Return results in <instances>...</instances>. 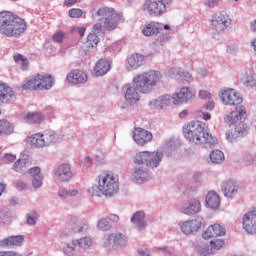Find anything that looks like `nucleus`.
I'll list each match as a JSON object with an SVG mask.
<instances>
[{"label":"nucleus","instance_id":"nucleus-1","mask_svg":"<svg viewBox=\"0 0 256 256\" xmlns=\"http://www.w3.org/2000/svg\"><path fill=\"white\" fill-rule=\"evenodd\" d=\"M163 74L158 70H148L133 77L132 82L124 86V99L135 105L141 101V95H149L162 83Z\"/></svg>","mask_w":256,"mask_h":256},{"label":"nucleus","instance_id":"nucleus-2","mask_svg":"<svg viewBox=\"0 0 256 256\" xmlns=\"http://www.w3.org/2000/svg\"><path fill=\"white\" fill-rule=\"evenodd\" d=\"M247 119V108L243 105L236 106L232 112L224 117V123L234 125V129L226 132V139L229 143H237L249 133L245 120Z\"/></svg>","mask_w":256,"mask_h":256},{"label":"nucleus","instance_id":"nucleus-3","mask_svg":"<svg viewBox=\"0 0 256 256\" xmlns=\"http://www.w3.org/2000/svg\"><path fill=\"white\" fill-rule=\"evenodd\" d=\"M184 137L192 145L211 149L217 143V138L207 132V124L201 121L190 122L183 130Z\"/></svg>","mask_w":256,"mask_h":256},{"label":"nucleus","instance_id":"nucleus-4","mask_svg":"<svg viewBox=\"0 0 256 256\" xmlns=\"http://www.w3.org/2000/svg\"><path fill=\"white\" fill-rule=\"evenodd\" d=\"M92 197H115L119 193V176L115 173L104 172L98 177V185L88 189Z\"/></svg>","mask_w":256,"mask_h":256},{"label":"nucleus","instance_id":"nucleus-5","mask_svg":"<svg viewBox=\"0 0 256 256\" xmlns=\"http://www.w3.org/2000/svg\"><path fill=\"white\" fill-rule=\"evenodd\" d=\"M27 31L25 20L11 12H0V33L5 37H21Z\"/></svg>","mask_w":256,"mask_h":256},{"label":"nucleus","instance_id":"nucleus-6","mask_svg":"<svg viewBox=\"0 0 256 256\" xmlns=\"http://www.w3.org/2000/svg\"><path fill=\"white\" fill-rule=\"evenodd\" d=\"M171 31H173V27L170 25L161 24L155 21L144 24L141 29V33L144 37H155V35H158L156 43L159 45H165L171 41V36L169 35Z\"/></svg>","mask_w":256,"mask_h":256},{"label":"nucleus","instance_id":"nucleus-7","mask_svg":"<svg viewBox=\"0 0 256 256\" xmlns=\"http://www.w3.org/2000/svg\"><path fill=\"white\" fill-rule=\"evenodd\" d=\"M63 138L54 130L48 129L42 132L32 134L29 137V143L34 149H45V147H53L57 143H61Z\"/></svg>","mask_w":256,"mask_h":256},{"label":"nucleus","instance_id":"nucleus-8","mask_svg":"<svg viewBox=\"0 0 256 256\" xmlns=\"http://www.w3.org/2000/svg\"><path fill=\"white\" fill-rule=\"evenodd\" d=\"M55 85V79L51 74L38 73L32 75L22 84L23 89H33V91H49Z\"/></svg>","mask_w":256,"mask_h":256},{"label":"nucleus","instance_id":"nucleus-9","mask_svg":"<svg viewBox=\"0 0 256 256\" xmlns=\"http://www.w3.org/2000/svg\"><path fill=\"white\" fill-rule=\"evenodd\" d=\"M165 154L161 150L142 151L135 154L133 161L135 165H145L148 169H157L161 165Z\"/></svg>","mask_w":256,"mask_h":256},{"label":"nucleus","instance_id":"nucleus-10","mask_svg":"<svg viewBox=\"0 0 256 256\" xmlns=\"http://www.w3.org/2000/svg\"><path fill=\"white\" fill-rule=\"evenodd\" d=\"M92 19H104V27L108 31L116 29L117 24L121 21V15L115 11L113 8L102 7L98 10L91 11Z\"/></svg>","mask_w":256,"mask_h":256},{"label":"nucleus","instance_id":"nucleus-11","mask_svg":"<svg viewBox=\"0 0 256 256\" xmlns=\"http://www.w3.org/2000/svg\"><path fill=\"white\" fill-rule=\"evenodd\" d=\"M171 5H173V0H146L142 9L150 17H163Z\"/></svg>","mask_w":256,"mask_h":256},{"label":"nucleus","instance_id":"nucleus-12","mask_svg":"<svg viewBox=\"0 0 256 256\" xmlns=\"http://www.w3.org/2000/svg\"><path fill=\"white\" fill-rule=\"evenodd\" d=\"M209 23L213 31H216V33H223V31H227V29L231 27V16L225 11H217L212 14Z\"/></svg>","mask_w":256,"mask_h":256},{"label":"nucleus","instance_id":"nucleus-13","mask_svg":"<svg viewBox=\"0 0 256 256\" xmlns=\"http://www.w3.org/2000/svg\"><path fill=\"white\" fill-rule=\"evenodd\" d=\"M197 97V90L191 87H182L179 92L172 95L173 105H183V103H191Z\"/></svg>","mask_w":256,"mask_h":256},{"label":"nucleus","instance_id":"nucleus-14","mask_svg":"<svg viewBox=\"0 0 256 256\" xmlns=\"http://www.w3.org/2000/svg\"><path fill=\"white\" fill-rule=\"evenodd\" d=\"M220 99L223 105H228L233 107L235 105H241L243 103V97L235 89L228 88L226 90H221Z\"/></svg>","mask_w":256,"mask_h":256},{"label":"nucleus","instance_id":"nucleus-15","mask_svg":"<svg viewBox=\"0 0 256 256\" xmlns=\"http://www.w3.org/2000/svg\"><path fill=\"white\" fill-rule=\"evenodd\" d=\"M178 225L184 235H195L201 229V225H203V218L196 217L194 219L180 221Z\"/></svg>","mask_w":256,"mask_h":256},{"label":"nucleus","instance_id":"nucleus-16","mask_svg":"<svg viewBox=\"0 0 256 256\" xmlns=\"http://www.w3.org/2000/svg\"><path fill=\"white\" fill-rule=\"evenodd\" d=\"M242 227L248 235L256 234V207L243 215Z\"/></svg>","mask_w":256,"mask_h":256},{"label":"nucleus","instance_id":"nucleus-17","mask_svg":"<svg viewBox=\"0 0 256 256\" xmlns=\"http://www.w3.org/2000/svg\"><path fill=\"white\" fill-rule=\"evenodd\" d=\"M240 189L241 186L237 180L229 179L221 183V191L226 199H235Z\"/></svg>","mask_w":256,"mask_h":256},{"label":"nucleus","instance_id":"nucleus-18","mask_svg":"<svg viewBox=\"0 0 256 256\" xmlns=\"http://www.w3.org/2000/svg\"><path fill=\"white\" fill-rule=\"evenodd\" d=\"M133 141L140 147H145L147 143L153 141V134L143 128H135L132 134Z\"/></svg>","mask_w":256,"mask_h":256},{"label":"nucleus","instance_id":"nucleus-19","mask_svg":"<svg viewBox=\"0 0 256 256\" xmlns=\"http://www.w3.org/2000/svg\"><path fill=\"white\" fill-rule=\"evenodd\" d=\"M25 243L24 235H12L0 239V249H13V247H22Z\"/></svg>","mask_w":256,"mask_h":256},{"label":"nucleus","instance_id":"nucleus-20","mask_svg":"<svg viewBox=\"0 0 256 256\" xmlns=\"http://www.w3.org/2000/svg\"><path fill=\"white\" fill-rule=\"evenodd\" d=\"M145 63V55L141 53H134L128 56L125 60L126 71H137L139 67Z\"/></svg>","mask_w":256,"mask_h":256},{"label":"nucleus","instance_id":"nucleus-21","mask_svg":"<svg viewBox=\"0 0 256 256\" xmlns=\"http://www.w3.org/2000/svg\"><path fill=\"white\" fill-rule=\"evenodd\" d=\"M152 176L151 172L147 170V168L143 167H134L131 172V181L134 183H147V181H151Z\"/></svg>","mask_w":256,"mask_h":256},{"label":"nucleus","instance_id":"nucleus-22","mask_svg":"<svg viewBox=\"0 0 256 256\" xmlns=\"http://www.w3.org/2000/svg\"><path fill=\"white\" fill-rule=\"evenodd\" d=\"M56 179L61 183H68V181L73 179V171L71 170V164H61L59 165L54 173Z\"/></svg>","mask_w":256,"mask_h":256},{"label":"nucleus","instance_id":"nucleus-23","mask_svg":"<svg viewBox=\"0 0 256 256\" xmlns=\"http://www.w3.org/2000/svg\"><path fill=\"white\" fill-rule=\"evenodd\" d=\"M201 209V200L192 198L181 206L180 211L184 215H197Z\"/></svg>","mask_w":256,"mask_h":256},{"label":"nucleus","instance_id":"nucleus-24","mask_svg":"<svg viewBox=\"0 0 256 256\" xmlns=\"http://www.w3.org/2000/svg\"><path fill=\"white\" fill-rule=\"evenodd\" d=\"M148 105L158 110L167 109V107L173 105V96L169 94L159 96L158 98L150 100Z\"/></svg>","mask_w":256,"mask_h":256},{"label":"nucleus","instance_id":"nucleus-25","mask_svg":"<svg viewBox=\"0 0 256 256\" xmlns=\"http://www.w3.org/2000/svg\"><path fill=\"white\" fill-rule=\"evenodd\" d=\"M227 230L220 224L210 225L203 233V239H213V237H225Z\"/></svg>","mask_w":256,"mask_h":256},{"label":"nucleus","instance_id":"nucleus-26","mask_svg":"<svg viewBox=\"0 0 256 256\" xmlns=\"http://www.w3.org/2000/svg\"><path fill=\"white\" fill-rule=\"evenodd\" d=\"M88 79L89 76H87V73L81 70H72L66 76V80L71 85H81L85 83Z\"/></svg>","mask_w":256,"mask_h":256},{"label":"nucleus","instance_id":"nucleus-27","mask_svg":"<svg viewBox=\"0 0 256 256\" xmlns=\"http://www.w3.org/2000/svg\"><path fill=\"white\" fill-rule=\"evenodd\" d=\"M15 99V91L7 84L0 82V105H7Z\"/></svg>","mask_w":256,"mask_h":256},{"label":"nucleus","instance_id":"nucleus-28","mask_svg":"<svg viewBox=\"0 0 256 256\" xmlns=\"http://www.w3.org/2000/svg\"><path fill=\"white\" fill-rule=\"evenodd\" d=\"M99 44V36L95 33H90L87 37V42L81 46L79 53L80 55H89L91 49H95Z\"/></svg>","mask_w":256,"mask_h":256},{"label":"nucleus","instance_id":"nucleus-29","mask_svg":"<svg viewBox=\"0 0 256 256\" xmlns=\"http://www.w3.org/2000/svg\"><path fill=\"white\" fill-rule=\"evenodd\" d=\"M131 223L137 231H145L147 229V220H145V212L137 211L131 217Z\"/></svg>","mask_w":256,"mask_h":256},{"label":"nucleus","instance_id":"nucleus-30","mask_svg":"<svg viewBox=\"0 0 256 256\" xmlns=\"http://www.w3.org/2000/svg\"><path fill=\"white\" fill-rule=\"evenodd\" d=\"M109 69H111L109 61L100 59L96 62L92 74L94 77H103V75H107V73H109Z\"/></svg>","mask_w":256,"mask_h":256},{"label":"nucleus","instance_id":"nucleus-31","mask_svg":"<svg viewBox=\"0 0 256 256\" xmlns=\"http://www.w3.org/2000/svg\"><path fill=\"white\" fill-rule=\"evenodd\" d=\"M205 203L208 209H219L221 197H219L217 192L211 190L205 196Z\"/></svg>","mask_w":256,"mask_h":256},{"label":"nucleus","instance_id":"nucleus-32","mask_svg":"<svg viewBox=\"0 0 256 256\" xmlns=\"http://www.w3.org/2000/svg\"><path fill=\"white\" fill-rule=\"evenodd\" d=\"M57 195L59 199H62V201H65L69 199V197H79V195H81V190H79L78 188L68 189L65 186H61L57 191Z\"/></svg>","mask_w":256,"mask_h":256},{"label":"nucleus","instance_id":"nucleus-33","mask_svg":"<svg viewBox=\"0 0 256 256\" xmlns=\"http://www.w3.org/2000/svg\"><path fill=\"white\" fill-rule=\"evenodd\" d=\"M71 223H76V225H74L75 233H87L89 229H91V225L88 220L79 219L77 216L71 218Z\"/></svg>","mask_w":256,"mask_h":256},{"label":"nucleus","instance_id":"nucleus-34","mask_svg":"<svg viewBox=\"0 0 256 256\" xmlns=\"http://www.w3.org/2000/svg\"><path fill=\"white\" fill-rule=\"evenodd\" d=\"M74 241L76 242L79 253L81 251H87L88 249H91V247H93L94 245V240L92 236H82L79 238H74Z\"/></svg>","mask_w":256,"mask_h":256},{"label":"nucleus","instance_id":"nucleus-35","mask_svg":"<svg viewBox=\"0 0 256 256\" xmlns=\"http://www.w3.org/2000/svg\"><path fill=\"white\" fill-rule=\"evenodd\" d=\"M101 246L106 251H116L114 232L106 233L101 239Z\"/></svg>","mask_w":256,"mask_h":256},{"label":"nucleus","instance_id":"nucleus-36","mask_svg":"<svg viewBox=\"0 0 256 256\" xmlns=\"http://www.w3.org/2000/svg\"><path fill=\"white\" fill-rule=\"evenodd\" d=\"M240 81L242 85L248 89H253V87H256L255 74L251 72V70H245L242 73Z\"/></svg>","mask_w":256,"mask_h":256},{"label":"nucleus","instance_id":"nucleus-37","mask_svg":"<svg viewBox=\"0 0 256 256\" xmlns=\"http://www.w3.org/2000/svg\"><path fill=\"white\" fill-rule=\"evenodd\" d=\"M114 244L116 251H121L129 244V238L122 232H114Z\"/></svg>","mask_w":256,"mask_h":256},{"label":"nucleus","instance_id":"nucleus-38","mask_svg":"<svg viewBox=\"0 0 256 256\" xmlns=\"http://www.w3.org/2000/svg\"><path fill=\"white\" fill-rule=\"evenodd\" d=\"M61 252L65 256L79 255V248L77 247V242H75V239H72L70 242L65 243L61 249Z\"/></svg>","mask_w":256,"mask_h":256},{"label":"nucleus","instance_id":"nucleus-39","mask_svg":"<svg viewBox=\"0 0 256 256\" xmlns=\"http://www.w3.org/2000/svg\"><path fill=\"white\" fill-rule=\"evenodd\" d=\"M45 119V115L40 112H29L24 116V121L26 123H29V125H35L42 123V121Z\"/></svg>","mask_w":256,"mask_h":256},{"label":"nucleus","instance_id":"nucleus-40","mask_svg":"<svg viewBox=\"0 0 256 256\" xmlns=\"http://www.w3.org/2000/svg\"><path fill=\"white\" fill-rule=\"evenodd\" d=\"M29 169V161L25 158H19L12 166L15 173H27Z\"/></svg>","mask_w":256,"mask_h":256},{"label":"nucleus","instance_id":"nucleus-41","mask_svg":"<svg viewBox=\"0 0 256 256\" xmlns=\"http://www.w3.org/2000/svg\"><path fill=\"white\" fill-rule=\"evenodd\" d=\"M15 131V126L7 120H0V135H11Z\"/></svg>","mask_w":256,"mask_h":256},{"label":"nucleus","instance_id":"nucleus-42","mask_svg":"<svg viewBox=\"0 0 256 256\" xmlns=\"http://www.w3.org/2000/svg\"><path fill=\"white\" fill-rule=\"evenodd\" d=\"M210 161L215 165H220L225 161V154L221 150H213L210 153Z\"/></svg>","mask_w":256,"mask_h":256},{"label":"nucleus","instance_id":"nucleus-43","mask_svg":"<svg viewBox=\"0 0 256 256\" xmlns=\"http://www.w3.org/2000/svg\"><path fill=\"white\" fill-rule=\"evenodd\" d=\"M196 251L200 254V255H213V252L211 250V245L207 242H199L196 245Z\"/></svg>","mask_w":256,"mask_h":256},{"label":"nucleus","instance_id":"nucleus-44","mask_svg":"<svg viewBox=\"0 0 256 256\" xmlns=\"http://www.w3.org/2000/svg\"><path fill=\"white\" fill-rule=\"evenodd\" d=\"M209 244L213 255L214 253H217V251H220V249H223L225 246V240L216 238L211 240Z\"/></svg>","mask_w":256,"mask_h":256},{"label":"nucleus","instance_id":"nucleus-45","mask_svg":"<svg viewBox=\"0 0 256 256\" xmlns=\"http://www.w3.org/2000/svg\"><path fill=\"white\" fill-rule=\"evenodd\" d=\"M112 228L113 225L106 217L100 218L97 222V229H99V231H110Z\"/></svg>","mask_w":256,"mask_h":256},{"label":"nucleus","instance_id":"nucleus-46","mask_svg":"<svg viewBox=\"0 0 256 256\" xmlns=\"http://www.w3.org/2000/svg\"><path fill=\"white\" fill-rule=\"evenodd\" d=\"M183 74V68L181 67H172L168 70L167 75L171 79H179Z\"/></svg>","mask_w":256,"mask_h":256},{"label":"nucleus","instance_id":"nucleus-47","mask_svg":"<svg viewBox=\"0 0 256 256\" xmlns=\"http://www.w3.org/2000/svg\"><path fill=\"white\" fill-rule=\"evenodd\" d=\"M226 52L229 55H236L239 53V43L237 42H231L227 45Z\"/></svg>","mask_w":256,"mask_h":256},{"label":"nucleus","instance_id":"nucleus-48","mask_svg":"<svg viewBox=\"0 0 256 256\" xmlns=\"http://www.w3.org/2000/svg\"><path fill=\"white\" fill-rule=\"evenodd\" d=\"M38 219H39V214L33 211L27 215L26 221L29 225H36Z\"/></svg>","mask_w":256,"mask_h":256},{"label":"nucleus","instance_id":"nucleus-49","mask_svg":"<svg viewBox=\"0 0 256 256\" xmlns=\"http://www.w3.org/2000/svg\"><path fill=\"white\" fill-rule=\"evenodd\" d=\"M43 176H36L32 178V187L33 189H41L43 187Z\"/></svg>","mask_w":256,"mask_h":256},{"label":"nucleus","instance_id":"nucleus-50","mask_svg":"<svg viewBox=\"0 0 256 256\" xmlns=\"http://www.w3.org/2000/svg\"><path fill=\"white\" fill-rule=\"evenodd\" d=\"M68 15L69 17H71L72 19H77L79 17H82L83 15V10L79 9V8H72L68 11Z\"/></svg>","mask_w":256,"mask_h":256},{"label":"nucleus","instance_id":"nucleus-51","mask_svg":"<svg viewBox=\"0 0 256 256\" xmlns=\"http://www.w3.org/2000/svg\"><path fill=\"white\" fill-rule=\"evenodd\" d=\"M28 173H29V175L32 177V179L35 178V177H41V176H43V175L41 174V168H39V167H37V166L30 168V169L28 170Z\"/></svg>","mask_w":256,"mask_h":256},{"label":"nucleus","instance_id":"nucleus-52","mask_svg":"<svg viewBox=\"0 0 256 256\" xmlns=\"http://www.w3.org/2000/svg\"><path fill=\"white\" fill-rule=\"evenodd\" d=\"M63 39H65V32L58 31L53 35V41L55 43H63Z\"/></svg>","mask_w":256,"mask_h":256},{"label":"nucleus","instance_id":"nucleus-53","mask_svg":"<svg viewBox=\"0 0 256 256\" xmlns=\"http://www.w3.org/2000/svg\"><path fill=\"white\" fill-rule=\"evenodd\" d=\"M198 97L203 101H208L209 99H211V92L207 90H199Z\"/></svg>","mask_w":256,"mask_h":256},{"label":"nucleus","instance_id":"nucleus-54","mask_svg":"<svg viewBox=\"0 0 256 256\" xmlns=\"http://www.w3.org/2000/svg\"><path fill=\"white\" fill-rule=\"evenodd\" d=\"M220 0H202L203 4L209 9H215L219 5Z\"/></svg>","mask_w":256,"mask_h":256},{"label":"nucleus","instance_id":"nucleus-55","mask_svg":"<svg viewBox=\"0 0 256 256\" xmlns=\"http://www.w3.org/2000/svg\"><path fill=\"white\" fill-rule=\"evenodd\" d=\"M196 115L200 118L203 119L204 121H209L211 119V113L209 112H203V110H198L196 112Z\"/></svg>","mask_w":256,"mask_h":256},{"label":"nucleus","instance_id":"nucleus-56","mask_svg":"<svg viewBox=\"0 0 256 256\" xmlns=\"http://www.w3.org/2000/svg\"><path fill=\"white\" fill-rule=\"evenodd\" d=\"M82 167H84V169H89V167H91V165H93V159H91V157L86 156L84 158V160L81 162Z\"/></svg>","mask_w":256,"mask_h":256},{"label":"nucleus","instance_id":"nucleus-57","mask_svg":"<svg viewBox=\"0 0 256 256\" xmlns=\"http://www.w3.org/2000/svg\"><path fill=\"white\" fill-rule=\"evenodd\" d=\"M202 109H206V111H213V109H215V102L208 99V101L203 105Z\"/></svg>","mask_w":256,"mask_h":256},{"label":"nucleus","instance_id":"nucleus-58","mask_svg":"<svg viewBox=\"0 0 256 256\" xmlns=\"http://www.w3.org/2000/svg\"><path fill=\"white\" fill-rule=\"evenodd\" d=\"M137 254L138 256H151V250L147 248H139Z\"/></svg>","mask_w":256,"mask_h":256},{"label":"nucleus","instance_id":"nucleus-59","mask_svg":"<svg viewBox=\"0 0 256 256\" xmlns=\"http://www.w3.org/2000/svg\"><path fill=\"white\" fill-rule=\"evenodd\" d=\"M15 188L18 190V191H25L27 189V184L23 181H17L15 183Z\"/></svg>","mask_w":256,"mask_h":256},{"label":"nucleus","instance_id":"nucleus-60","mask_svg":"<svg viewBox=\"0 0 256 256\" xmlns=\"http://www.w3.org/2000/svg\"><path fill=\"white\" fill-rule=\"evenodd\" d=\"M3 159H4V161H8L9 163H13V161H15V159H17V156H15L13 154L6 153V154L3 155Z\"/></svg>","mask_w":256,"mask_h":256},{"label":"nucleus","instance_id":"nucleus-61","mask_svg":"<svg viewBox=\"0 0 256 256\" xmlns=\"http://www.w3.org/2000/svg\"><path fill=\"white\" fill-rule=\"evenodd\" d=\"M74 31H75L76 33H78V35H79L80 37H84L85 31H87V28H85L84 26H78V27H75V28H74Z\"/></svg>","mask_w":256,"mask_h":256},{"label":"nucleus","instance_id":"nucleus-62","mask_svg":"<svg viewBox=\"0 0 256 256\" xmlns=\"http://www.w3.org/2000/svg\"><path fill=\"white\" fill-rule=\"evenodd\" d=\"M0 256H21V254L15 251H0Z\"/></svg>","mask_w":256,"mask_h":256},{"label":"nucleus","instance_id":"nucleus-63","mask_svg":"<svg viewBox=\"0 0 256 256\" xmlns=\"http://www.w3.org/2000/svg\"><path fill=\"white\" fill-rule=\"evenodd\" d=\"M181 77H183V79H185V81H193V76L191 75V73L187 72V71H183L182 70V74Z\"/></svg>","mask_w":256,"mask_h":256},{"label":"nucleus","instance_id":"nucleus-64","mask_svg":"<svg viewBox=\"0 0 256 256\" xmlns=\"http://www.w3.org/2000/svg\"><path fill=\"white\" fill-rule=\"evenodd\" d=\"M19 65H21L22 71H27L29 69V60L24 58Z\"/></svg>","mask_w":256,"mask_h":256}]
</instances>
